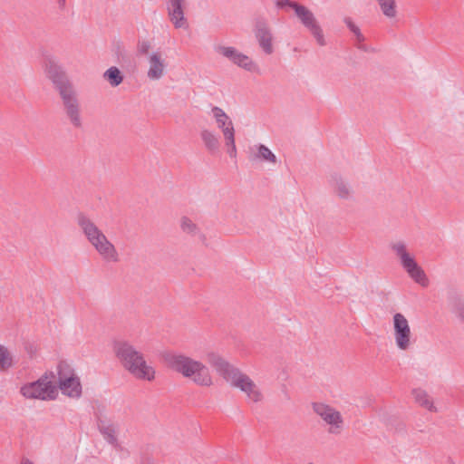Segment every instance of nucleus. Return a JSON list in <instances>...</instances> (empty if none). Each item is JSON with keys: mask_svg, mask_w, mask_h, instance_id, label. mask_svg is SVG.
Instances as JSON below:
<instances>
[{"mask_svg": "<svg viewBox=\"0 0 464 464\" xmlns=\"http://www.w3.org/2000/svg\"><path fill=\"white\" fill-rule=\"evenodd\" d=\"M331 188L335 197L343 200H349L354 195V189L351 182L340 175L332 178Z\"/></svg>", "mask_w": 464, "mask_h": 464, "instance_id": "15", "label": "nucleus"}, {"mask_svg": "<svg viewBox=\"0 0 464 464\" xmlns=\"http://www.w3.org/2000/svg\"><path fill=\"white\" fill-rule=\"evenodd\" d=\"M58 390L69 397L78 398L82 394V384L73 367L67 362H60L57 365Z\"/></svg>", "mask_w": 464, "mask_h": 464, "instance_id": "11", "label": "nucleus"}, {"mask_svg": "<svg viewBox=\"0 0 464 464\" xmlns=\"http://www.w3.org/2000/svg\"><path fill=\"white\" fill-rule=\"evenodd\" d=\"M252 157L255 160H258L261 162H266L269 164H276L277 158L276 154L266 145L257 144L255 145L252 149Z\"/></svg>", "mask_w": 464, "mask_h": 464, "instance_id": "18", "label": "nucleus"}, {"mask_svg": "<svg viewBox=\"0 0 464 464\" xmlns=\"http://www.w3.org/2000/svg\"><path fill=\"white\" fill-rule=\"evenodd\" d=\"M292 10L302 24L312 33L317 43L321 45L324 44L323 31L318 25L313 14L305 6L299 4L292 5Z\"/></svg>", "mask_w": 464, "mask_h": 464, "instance_id": "14", "label": "nucleus"}, {"mask_svg": "<svg viewBox=\"0 0 464 464\" xmlns=\"http://www.w3.org/2000/svg\"><path fill=\"white\" fill-rule=\"evenodd\" d=\"M292 5H298L297 3L295 2H291L290 0H278L276 2V5L278 7H282V8H288V9H291L292 10Z\"/></svg>", "mask_w": 464, "mask_h": 464, "instance_id": "28", "label": "nucleus"}, {"mask_svg": "<svg viewBox=\"0 0 464 464\" xmlns=\"http://www.w3.org/2000/svg\"><path fill=\"white\" fill-rule=\"evenodd\" d=\"M255 35L263 52L266 54H272L275 45L271 30L265 24H258L256 28Z\"/></svg>", "mask_w": 464, "mask_h": 464, "instance_id": "16", "label": "nucleus"}, {"mask_svg": "<svg viewBox=\"0 0 464 464\" xmlns=\"http://www.w3.org/2000/svg\"><path fill=\"white\" fill-rule=\"evenodd\" d=\"M21 464H34V463L31 460H29V459H23L21 461Z\"/></svg>", "mask_w": 464, "mask_h": 464, "instance_id": "30", "label": "nucleus"}, {"mask_svg": "<svg viewBox=\"0 0 464 464\" xmlns=\"http://www.w3.org/2000/svg\"><path fill=\"white\" fill-rule=\"evenodd\" d=\"M19 393L25 400H54L58 396L55 376L53 373H44L36 381L24 383Z\"/></svg>", "mask_w": 464, "mask_h": 464, "instance_id": "5", "label": "nucleus"}, {"mask_svg": "<svg viewBox=\"0 0 464 464\" xmlns=\"http://www.w3.org/2000/svg\"><path fill=\"white\" fill-rule=\"evenodd\" d=\"M392 334L399 351H409L414 343L409 319L401 313H395L392 319Z\"/></svg>", "mask_w": 464, "mask_h": 464, "instance_id": "10", "label": "nucleus"}, {"mask_svg": "<svg viewBox=\"0 0 464 464\" xmlns=\"http://www.w3.org/2000/svg\"><path fill=\"white\" fill-rule=\"evenodd\" d=\"M382 14L389 19L397 16V5L395 0H377Z\"/></svg>", "mask_w": 464, "mask_h": 464, "instance_id": "24", "label": "nucleus"}, {"mask_svg": "<svg viewBox=\"0 0 464 464\" xmlns=\"http://www.w3.org/2000/svg\"><path fill=\"white\" fill-rule=\"evenodd\" d=\"M185 2H186V0H169V5L185 6Z\"/></svg>", "mask_w": 464, "mask_h": 464, "instance_id": "29", "label": "nucleus"}, {"mask_svg": "<svg viewBox=\"0 0 464 464\" xmlns=\"http://www.w3.org/2000/svg\"><path fill=\"white\" fill-rule=\"evenodd\" d=\"M312 410L326 428L328 433L339 435L345 427L344 418L342 412L333 405L324 401L313 402Z\"/></svg>", "mask_w": 464, "mask_h": 464, "instance_id": "8", "label": "nucleus"}, {"mask_svg": "<svg viewBox=\"0 0 464 464\" xmlns=\"http://www.w3.org/2000/svg\"><path fill=\"white\" fill-rule=\"evenodd\" d=\"M209 364L235 389L239 390L247 403L256 404L264 401L265 395L258 384L246 373L234 368L217 353L208 354Z\"/></svg>", "mask_w": 464, "mask_h": 464, "instance_id": "1", "label": "nucleus"}, {"mask_svg": "<svg viewBox=\"0 0 464 464\" xmlns=\"http://www.w3.org/2000/svg\"><path fill=\"white\" fill-rule=\"evenodd\" d=\"M400 263L409 277L422 287H427L430 280L423 268L417 263L403 243L398 242L392 246Z\"/></svg>", "mask_w": 464, "mask_h": 464, "instance_id": "7", "label": "nucleus"}, {"mask_svg": "<svg viewBox=\"0 0 464 464\" xmlns=\"http://www.w3.org/2000/svg\"><path fill=\"white\" fill-rule=\"evenodd\" d=\"M60 96L63 102L64 112L71 124L76 128H81L82 126V118L75 91L72 88L61 93Z\"/></svg>", "mask_w": 464, "mask_h": 464, "instance_id": "12", "label": "nucleus"}, {"mask_svg": "<svg viewBox=\"0 0 464 464\" xmlns=\"http://www.w3.org/2000/svg\"><path fill=\"white\" fill-rule=\"evenodd\" d=\"M14 357L8 347L0 344V371H7L14 367Z\"/></svg>", "mask_w": 464, "mask_h": 464, "instance_id": "21", "label": "nucleus"}, {"mask_svg": "<svg viewBox=\"0 0 464 464\" xmlns=\"http://www.w3.org/2000/svg\"><path fill=\"white\" fill-rule=\"evenodd\" d=\"M233 63L249 72H254L257 69L256 63L249 56L240 52H237Z\"/></svg>", "mask_w": 464, "mask_h": 464, "instance_id": "23", "label": "nucleus"}, {"mask_svg": "<svg viewBox=\"0 0 464 464\" xmlns=\"http://www.w3.org/2000/svg\"><path fill=\"white\" fill-rule=\"evenodd\" d=\"M77 224L89 244L102 261L110 264H116L121 261V253L117 246L90 218L80 214L77 217Z\"/></svg>", "mask_w": 464, "mask_h": 464, "instance_id": "4", "label": "nucleus"}, {"mask_svg": "<svg viewBox=\"0 0 464 464\" xmlns=\"http://www.w3.org/2000/svg\"><path fill=\"white\" fill-rule=\"evenodd\" d=\"M112 353L121 367L138 381L152 382L157 377L155 367L142 352L127 340H115Z\"/></svg>", "mask_w": 464, "mask_h": 464, "instance_id": "2", "label": "nucleus"}, {"mask_svg": "<svg viewBox=\"0 0 464 464\" xmlns=\"http://www.w3.org/2000/svg\"><path fill=\"white\" fill-rule=\"evenodd\" d=\"M140 54L146 55V77L150 82H159L168 72L169 63L166 53L161 50H151L150 43L141 41L138 44Z\"/></svg>", "mask_w": 464, "mask_h": 464, "instance_id": "6", "label": "nucleus"}, {"mask_svg": "<svg viewBox=\"0 0 464 464\" xmlns=\"http://www.w3.org/2000/svg\"><path fill=\"white\" fill-rule=\"evenodd\" d=\"M103 78L112 87L120 85L123 81L121 72L115 66H111L106 70L103 73Z\"/></svg>", "mask_w": 464, "mask_h": 464, "instance_id": "22", "label": "nucleus"}, {"mask_svg": "<svg viewBox=\"0 0 464 464\" xmlns=\"http://www.w3.org/2000/svg\"><path fill=\"white\" fill-rule=\"evenodd\" d=\"M179 227L183 233L190 236H197L200 233L198 225L189 218L182 217L179 220Z\"/></svg>", "mask_w": 464, "mask_h": 464, "instance_id": "25", "label": "nucleus"}, {"mask_svg": "<svg viewBox=\"0 0 464 464\" xmlns=\"http://www.w3.org/2000/svg\"><path fill=\"white\" fill-rule=\"evenodd\" d=\"M185 6L169 5V19L177 29H188V23L184 14Z\"/></svg>", "mask_w": 464, "mask_h": 464, "instance_id": "19", "label": "nucleus"}, {"mask_svg": "<svg viewBox=\"0 0 464 464\" xmlns=\"http://www.w3.org/2000/svg\"><path fill=\"white\" fill-rule=\"evenodd\" d=\"M110 436H111V440H114V436L113 435L110 434Z\"/></svg>", "mask_w": 464, "mask_h": 464, "instance_id": "31", "label": "nucleus"}, {"mask_svg": "<svg viewBox=\"0 0 464 464\" xmlns=\"http://www.w3.org/2000/svg\"><path fill=\"white\" fill-rule=\"evenodd\" d=\"M411 396L416 404L430 411L437 412L438 407L432 396L423 388L418 387L411 391Z\"/></svg>", "mask_w": 464, "mask_h": 464, "instance_id": "17", "label": "nucleus"}, {"mask_svg": "<svg viewBox=\"0 0 464 464\" xmlns=\"http://www.w3.org/2000/svg\"><path fill=\"white\" fill-rule=\"evenodd\" d=\"M44 72L49 80L54 84L59 94L72 89V85L66 77L61 66L53 60H48L44 66Z\"/></svg>", "mask_w": 464, "mask_h": 464, "instance_id": "13", "label": "nucleus"}, {"mask_svg": "<svg viewBox=\"0 0 464 464\" xmlns=\"http://www.w3.org/2000/svg\"><path fill=\"white\" fill-rule=\"evenodd\" d=\"M212 119L215 121L217 127L221 130L224 146L227 153L231 159H236L237 150L236 145V130L234 123L230 117L219 107H214L210 111Z\"/></svg>", "mask_w": 464, "mask_h": 464, "instance_id": "9", "label": "nucleus"}, {"mask_svg": "<svg viewBox=\"0 0 464 464\" xmlns=\"http://www.w3.org/2000/svg\"><path fill=\"white\" fill-rule=\"evenodd\" d=\"M168 366L196 386L208 388L215 379L210 369L200 360L184 353H174L167 359Z\"/></svg>", "mask_w": 464, "mask_h": 464, "instance_id": "3", "label": "nucleus"}, {"mask_svg": "<svg viewBox=\"0 0 464 464\" xmlns=\"http://www.w3.org/2000/svg\"><path fill=\"white\" fill-rule=\"evenodd\" d=\"M215 52L218 54L229 59L233 63L238 51L231 46L218 44L215 46Z\"/></svg>", "mask_w": 464, "mask_h": 464, "instance_id": "26", "label": "nucleus"}, {"mask_svg": "<svg viewBox=\"0 0 464 464\" xmlns=\"http://www.w3.org/2000/svg\"><path fill=\"white\" fill-rule=\"evenodd\" d=\"M200 137L203 140V143L206 149L212 152H218L219 149V140L218 135L209 130H203L200 132Z\"/></svg>", "mask_w": 464, "mask_h": 464, "instance_id": "20", "label": "nucleus"}, {"mask_svg": "<svg viewBox=\"0 0 464 464\" xmlns=\"http://www.w3.org/2000/svg\"><path fill=\"white\" fill-rule=\"evenodd\" d=\"M347 24L350 27L351 31L355 34V36L359 42H362L364 40L362 34L360 32V29L355 24H353L352 22H347Z\"/></svg>", "mask_w": 464, "mask_h": 464, "instance_id": "27", "label": "nucleus"}, {"mask_svg": "<svg viewBox=\"0 0 464 464\" xmlns=\"http://www.w3.org/2000/svg\"><path fill=\"white\" fill-rule=\"evenodd\" d=\"M63 2H64V0H62Z\"/></svg>", "mask_w": 464, "mask_h": 464, "instance_id": "32", "label": "nucleus"}]
</instances>
